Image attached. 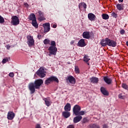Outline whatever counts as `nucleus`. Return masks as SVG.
Returning <instances> with one entry per match:
<instances>
[{
	"mask_svg": "<svg viewBox=\"0 0 128 128\" xmlns=\"http://www.w3.org/2000/svg\"><path fill=\"white\" fill-rule=\"evenodd\" d=\"M86 42H84V39H81L78 42V46H80V48H84L86 46Z\"/></svg>",
	"mask_w": 128,
	"mask_h": 128,
	"instance_id": "13",
	"label": "nucleus"
},
{
	"mask_svg": "<svg viewBox=\"0 0 128 128\" xmlns=\"http://www.w3.org/2000/svg\"><path fill=\"white\" fill-rule=\"evenodd\" d=\"M11 24L13 26H18L20 24V19L16 16H12Z\"/></svg>",
	"mask_w": 128,
	"mask_h": 128,
	"instance_id": "4",
	"label": "nucleus"
},
{
	"mask_svg": "<svg viewBox=\"0 0 128 128\" xmlns=\"http://www.w3.org/2000/svg\"><path fill=\"white\" fill-rule=\"evenodd\" d=\"M38 20L40 22H42L46 20L44 13L42 11H38Z\"/></svg>",
	"mask_w": 128,
	"mask_h": 128,
	"instance_id": "10",
	"label": "nucleus"
},
{
	"mask_svg": "<svg viewBox=\"0 0 128 128\" xmlns=\"http://www.w3.org/2000/svg\"><path fill=\"white\" fill-rule=\"evenodd\" d=\"M116 8L118 10H124V4H118L116 5Z\"/></svg>",
	"mask_w": 128,
	"mask_h": 128,
	"instance_id": "25",
	"label": "nucleus"
},
{
	"mask_svg": "<svg viewBox=\"0 0 128 128\" xmlns=\"http://www.w3.org/2000/svg\"><path fill=\"white\" fill-rule=\"evenodd\" d=\"M75 72L76 74H79L80 73V68L78 66H75Z\"/></svg>",
	"mask_w": 128,
	"mask_h": 128,
	"instance_id": "33",
	"label": "nucleus"
},
{
	"mask_svg": "<svg viewBox=\"0 0 128 128\" xmlns=\"http://www.w3.org/2000/svg\"><path fill=\"white\" fill-rule=\"evenodd\" d=\"M6 48L8 50H10V46L9 44H8L6 46Z\"/></svg>",
	"mask_w": 128,
	"mask_h": 128,
	"instance_id": "44",
	"label": "nucleus"
},
{
	"mask_svg": "<svg viewBox=\"0 0 128 128\" xmlns=\"http://www.w3.org/2000/svg\"><path fill=\"white\" fill-rule=\"evenodd\" d=\"M9 76H10V78H14V72H10L9 74Z\"/></svg>",
	"mask_w": 128,
	"mask_h": 128,
	"instance_id": "40",
	"label": "nucleus"
},
{
	"mask_svg": "<svg viewBox=\"0 0 128 128\" xmlns=\"http://www.w3.org/2000/svg\"><path fill=\"white\" fill-rule=\"evenodd\" d=\"M42 84H44V81L42 79L36 80L34 83H30L28 85V88L31 94H34L36 88V90L40 88Z\"/></svg>",
	"mask_w": 128,
	"mask_h": 128,
	"instance_id": "1",
	"label": "nucleus"
},
{
	"mask_svg": "<svg viewBox=\"0 0 128 128\" xmlns=\"http://www.w3.org/2000/svg\"><path fill=\"white\" fill-rule=\"evenodd\" d=\"M126 32V31H124V30H122L120 31V34H124Z\"/></svg>",
	"mask_w": 128,
	"mask_h": 128,
	"instance_id": "41",
	"label": "nucleus"
},
{
	"mask_svg": "<svg viewBox=\"0 0 128 128\" xmlns=\"http://www.w3.org/2000/svg\"><path fill=\"white\" fill-rule=\"evenodd\" d=\"M42 26L44 28V32H48L50 30V26L49 22L44 24Z\"/></svg>",
	"mask_w": 128,
	"mask_h": 128,
	"instance_id": "9",
	"label": "nucleus"
},
{
	"mask_svg": "<svg viewBox=\"0 0 128 128\" xmlns=\"http://www.w3.org/2000/svg\"><path fill=\"white\" fill-rule=\"evenodd\" d=\"M104 80L105 82L108 84H110L112 82V80L110 78H108V76H104Z\"/></svg>",
	"mask_w": 128,
	"mask_h": 128,
	"instance_id": "17",
	"label": "nucleus"
},
{
	"mask_svg": "<svg viewBox=\"0 0 128 128\" xmlns=\"http://www.w3.org/2000/svg\"><path fill=\"white\" fill-rule=\"evenodd\" d=\"M82 36L84 38H86L88 40L90 38V32H84L82 34Z\"/></svg>",
	"mask_w": 128,
	"mask_h": 128,
	"instance_id": "15",
	"label": "nucleus"
},
{
	"mask_svg": "<svg viewBox=\"0 0 128 128\" xmlns=\"http://www.w3.org/2000/svg\"><path fill=\"white\" fill-rule=\"evenodd\" d=\"M119 2H124V0H118Z\"/></svg>",
	"mask_w": 128,
	"mask_h": 128,
	"instance_id": "51",
	"label": "nucleus"
},
{
	"mask_svg": "<svg viewBox=\"0 0 128 128\" xmlns=\"http://www.w3.org/2000/svg\"><path fill=\"white\" fill-rule=\"evenodd\" d=\"M27 38V44L28 46H32L34 44V36L28 35L26 36Z\"/></svg>",
	"mask_w": 128,
	"mask_h": 128,
	"instance_id": "3",
	"label": "nucleus"
},
{
	"mask_svg": "<svg viewBox=\"0 0 128 128\" xmlns=\"http://www.w3.org/2000/svg\"><path fill=\"white\" fill-rule=\"evenodd\" d=\"M51 82H58V79L54 76H52L47 78L45 81V84H50Z\"/></svg>",
	"mask_w": 128,
	"mask_h": 128,
	"instance_id": "6",
	"label": "nucleus"
},
{
	"mask_svg": "<svg viewBox=\"0 0 128 128\" xmlns=\"http://www.w3.org/2000/svg\"><path fill=\"white\" fill-rule=\"evenodd\" d=\"M122 88L126 90V88H128V85L126 84H122Z\"/></svg>",
	"mask_w": 128,
	"mask_h": 128,
	"instance_id": "39",
	"label": "nucleus"
},
{
	"mask_svg": "<svg viewBox=\"0 0 128 128\" xmlns=\"http://www.w3.org/2000/svg\"><path fill=\"white\" fill-rule=\"evenodd\" d=\"M44 102H45V104L47 106H50V104H52V101H50V99L48 98H43Z\"/></svg>",
	"mask_w": 128,
	"mask_h": 128,
	"instance_id": "18",
	"label": "nucleus"
},
{
	"mask_svg": "<svg viewBox=\"0 0 128 128\" xmlns=\"http://www.w3.org/2000/svg\"><path fill=\"white\" fill-rule=\"evenodd\" d=\"M74 44V40H72L70 42V44Z\"/></svg>",
	"mask_w": 128,
	"mask_h": 128,
	"instance_id": "48",
	"label": "nucleus"
},
{
	"mask_svg": "<svg viewBox=\"0 0 128 128\" xmlns=\"http://www.w3.org/2000/svg\"><path fill=\"white\" fill-rule=\"evenodd\" d=\"M90 59L88 58V56H84V62H88L89 60H90Z\"/></svg>",
	"mask_w": 128,
	"mask_h": 128,
	"instance_id": "32",
	"label": "nucleus"
},
{
	"mask_svg": "<svg viewBox=\"0 0 128 128\" xmlns=\"http://www.w3.org/2000/svg\"><path fill=\"white\" fill-rule=\"evenodd\" d=\"M8 62V58H4L2 60V63L3 64H6V62Z\"/></svg>",
	"mask_w": 128,
	"mask_h": 128,
	"instance_id": "34",
	"label": "nucleus"
},
{
	"mask_svg": "<svg viewBox=\"0 0 128 128\" xmlns=\"http://www.w3.org/2000/svg\"><path fill=\"white\" fill-rule=\"evenodd\" d=\"M4 19L0 16V24H4Z\"/></svg>",
	"mask_w": 128,
	"mask_h": 128,
	"instance_id": "36",
	"label": "nucleus"
},
{
	"mask_svg": "<svg viewBox=\"0 0 128 128\" xmlns=\"http://www.w3.org/2000/svg\"><path fill=\"white\" fill-rule=\"evenodd\" d=\"M16 116V114L12 112H9L8 114L7 118L10 120H14V118Z\"/></svg>",
	"mask_w": 128,
	"mask_h": 128,
	"instance_id": "14",
	"label": "nucleus"
},
{
	"mask_svg": "<svg viewBox=\"0 0 128 128\" xmlns=\"http://www.w3.org/2000/svg\"><path fill=\"white\" fill-rule=\"evenodd\" d=\"M36 74L40 78H44L46 76V71L42 68H40L39 70L36 72Z\"/></svg>",
	"mask_w": 128,
	"mask_h": 128,
	"instance_id": "5",
	"label": "nucleus"
},
{
	"mask_svg": "<svg viewBox=\"0 0 128 128\" xmlns=\"http://www.w3.org/2000/svg\"><path fill=\"white\" fill-rule=\"evenodd\" d=\"M118 98L120 100H124L126 98V96H124V93H121L118 96Z\"/></svg>",
	"mask_w": 128,
	"mask_h": 128,
	"instance_id": "28",
	"label": "nucleus"
},
{
	"mask_svg": "<svg viewBox=\"0 0 128 128\" xmlns=\"http://www.w3.org/2000/svg\"><path fill=\"white\" fill-rule=\"evenodd\" d=\"M52 28H56V24H54L52 26Z\"/></svg>",
	"mask_w": 128,
	"mask_h": 128,
	"instance_id": "49",
	"label": "nucleus"
},
{
	"mask_svg": "<svg viewBox=\"0 0 128 128\" xmlns=\"http://www.w3.org/2000/svg\"><path fill=\"white\" fill-rule=\"evenodd\" d=\"M32 24L33 26H34L36 28H38V22H36V20H34L32 21Z\"/></svg>",
	"mask_w": 128,
	"mask_h": 128,
	"instance_id": "27",
	"label": "nucleus"
},
{
	"mask_svg": "<svg viewBox=\"0 0 128 128\" xmlns=\"http://www.w3.org/2000/svg\"><path fill=\"white\" fill-rule=\"evenodd\" d=\"M67 82H70L72 84H74L76 82V80L72 76H68L66 79Z\"/></svg>",
	"mask_w": 128,
	"mask_h": 128,
	"instance_id": "8",
	"label": "nucleus"
},
{
	"mask_svg": "<svg viewBox=\"0 0 128 128\" xmlns=\"http://www.w3.org/2000/svg\"><path fill=\"white\" fill-rule=\"evenodd\" d=\"M108 38H106L105 39H103L100 42V44L102 46H108Z\"/></svg>",
	"mask_w": 128,
	"mask_h": 128,
	"instance_id": "12",
	"label": "nucleus"
},
{
	"mask_svg": "<svg viewBox=\"0 0 128 128\" xmlns=\"http://www.w3.org/2000/svg\"><path fill=\"white\" fill-rule=\"evenodd\" d=\"M36 128H42L40 127V125L39 124H37L36 126Z\"/></svg>",
	"mask_w": 128,
	"mask_h": 128,
	"instance_id": "45",
	"label": "nucleus"
},
{
	"mask_svg": "<svg viewBox=\"0 0 128 128\" xmlns=\"http://www.w3.org/2000/svg\"><path fill=\"white\" fill-rule=\"evenodd\" d=\"M80 106L78 104L75 105L73 108V112L75 116H78V112H80Z\"/></svg>",
	"mask_w": 128,
	"mask_h": 128,
	"instance_id": "7",
	"label": "nucleus"
},
{
	"mask_svg": "<svg viewBox=\"0 0 128 128\" xmlns=\"http://www.w3.org/2000/svg\"><path fill=\"white\" fill-rule=\"evenodd\" d=\"M30 20H32V22L34 20H36V15H34V14H30Z\"/></svg>",
	"mask_w": 128,
	"mask_h": 128,
	"instance_id": "26",
	"label": "nucleus"
},
{
	"mask_svg": "<svg viewBox=\"0 0 128 128\" xmlns=\"http://www.w3.org/2000/svg\"><path fill=\"white\" fill-rule=\"evenodd\" d=\"M90 80L91 82H92V84H96L98 82V78H96V77H92Z\"/></svg>",
	"mask_w": 128,
	"mask_h": 128,
	"instance_id": "23",
	"label": "nucleus"
},
{
	"mask_svg": "<svg viewBox=\"0 0 128 128\" xmlns=\"http://www.w3.org/2000/svg\"><path fill=\"white\" fill-rule=\"evenodd\" d=\"M72 106L70 103H67L64 106V110L66 112H70Z\"/></svg>",
	"mask_w": 128,
	"mask_h": 128,
	"instance_id": "19",
	"label": "nucleus"
},
{
	"mask_svg": "<svg viewBox=\"0 0 128 128\" xmlns=\"http://www.w3.org/2000/svg\"><path fill=\"white\" fill-rule=\"evenodd\" d=\"M84 122H86V118H84Z\"/></svg>",
	"mask_w": 128,
	"mask_h": 128,
	"instance_id": "50",
	"label": "nucleus"
},
{
	"mask_svg": "<svg viewBox=\"0 0 128 128\" xmlns=\"http://www.w3.org/2000/svg\"><path fill=\"white\" fill-rule=\"evenodd\" d=\"M102 18L103 20H108V18H110V16H108V14H102Z\"/></svg>",
	"mask_w": 128,
	"mask_h": 128,
	"instance_id": "29",
	"label": "nucleus"
},
{
	"mask_svg": "<svg viewBox=\"0 0 128 128\" xmlns=\"http://www.w3.org/2000/svg\"><path fill=\"white\" fill-rule=\"evenodd\" d=\"M44 44H50V40L48 39H45L44 41Z\"/></svg>",
	"mask_w": 128,
	"mask_h": 128,
	"instance_id": "31",
	"label": "nucleus"
},
{
	"mask_svg": "<svg viewBox=\"0 0 128 128\" xmlns=\"http://www.w3.org/2000/svg\"><path fill=\"white\" fill-rule=\"evenodd\" d=\"M87 64H88V66H90V63H87Z\"/></svg>",
	"mask_w": 128,
	"mask_h": 128,
	"instance_id": "52",
	"label": "nucleus"
},
{
	"mask_svg": "<svg viewBox=\"0 0 128 128\" xmlns=\"http://www.w3.org/2000/svg\"><path fill=\"white\" fill-rule=\"evenodd\" d=\"M62 116L66 118H70V112H68V111H64L62 112Z\"/></svg>",
	"mask_w": 128,
	"mask_h": 128,
	"instance_id": "20",
	"label": "nucleus"
},
{
	"mask_svg": "<svg viewBox=\"0 0 128 128\" xmlns=\"http://www.w3.org/2000/svg\"><path fill=\"white\" fill-rule=\"evenodd\" d=\"M67 128H74V125H70L67 127Z\"/></svg>",
	"mask_w": 128,
	"mask_h": 128,
	"instance_id": "42",
	"label": "nucleus"
},
{
	"mask_svg": "<svg viewBox=\"0 0 128 128\" xmlns=\"http://www.w3.org/2000/svg\"><path fill=\"white\" fill-rule=\"evenodd\" d=\"M86 114V112L84 111H80L78 114V116H84Z\"/></svg>",
	"mask_w": 128,
	"mask_h": 128,
	"instance_id": "37",
	"label": "nucleus"
},
{
	"mask_svg": "<svg viewBox=\"0 0 128 128\" xmlns=\"http://www.w3.org/2000/svg\"><path fill=\"white\" fill-rule=\"evenodd\" d=\"M86 8V4L84 2H81L78 5V8L80 10V8Z\"/></svg>",
	"mask_w": 128,
	"mask_h": 128,
	"instance_id": "24",
	"label": "nucleus"
},
{
	"mask_svg": "<svg viewBox=\"0 0 128 128\" xmlns=\"http://www.w3.org/2000/svg\"><path fill=\"white\" fill-rule=\"evenodd\" d=\"M108 46L114 48L116 46V42L108 38Z\"/></svg>",
	"mask_w": 128,
	"mask_h": 128,
	"instance_id": "11",
	"label": "nucleus"
},
{
	"mask_svg": "<svg viewBox=\"0 0 128 128\" xmlns=\"http://www.w3.org/2000/svg\"><path fill=\"white\" fill-rule=\"evenodd\" d=\"M37 38L38 40H40V38H42V36H40V34H38Z\"/></svg>",
	"mask_w": 128,
	"mask_h": 128,
	"instance_id": "47",
	"label": "nucleus"
},
{
	"mask_svg": "<svg viewBox=\"0 0 128 128\" xmlns=\"http://www.w3.org/2000/svg\"><path fill=\"white\" fill-rule=\"evenodd\" d=\"M82 116H77L75 117L74 119V122L75 124H76V122H80L82 120Z\"/></svg>",
	"mask_w": 128,
	"mask_h": 128,
	"instance_id": "21",
	"label": "nucleus"
},
{
	"mask_svg": "<svg viewBox=\"0 0 128 128\" xmlns=\"http://www.w3.org/2000/svg\"><path fill=\"white\" fill-rule=\"evenodd\" d=\"M48 50L49 52L48 56H51L52 54H53V56H56V54L58 48H56V46H50L48 48Z\"/></svg>",
	"mask_w": 128,
	"mask_h": 128,
	"instance_id": "2",
	"label": "nucleus"
},
{
	"mask_svg": "<svg viewBox=\"0 0 128 128\" xmlns=\"http://www.w3.org/2000/svg\"><path fill=\"white\" fill-rule=\"evenodd\" d=\"M24 6H25L26 8H28V4L26 2L24 3Z\"/></svg>",
	"mask_w": 128,
	"mask_h": 128,
	"instance_id": "46",
	"label": "nucleus"
},
{
	"mask_svg": "<svg viewBox=\"0 0 128 128\" xmlns=\"http://www.w3.org/2000/svg\"><path fill=\"white\" fill-rule=\"evenodd\" d=\"M112 16H113V18H118V14L114 13V12H113L111 14Z\"/></svg>",
	"mask_w": 128,
	"mask_h": 128,
	"instance_id": "35",
	"label": "nucleus"
},
{
	"mask_svg": "<svg viewBox=\"0 0 128 128\" xmlns=\"http://www.w3.org/2000/svg\"><path fill=\"white\" fill-rule=\"evenodd\" d=\"M90 128H100V126L96 124H92L90 126Z\"/></svg>",
	"mask_w": 128,
	"mask_h": 128,
	"instance_id": "30",
	"label": "nucleus"
},
{
	"mask_svg": "<svg viewBox=\"0 0 128 128\" xmlns=\"http://www.w3.org/2000/svg\"><path fill=\"white\" fill-rule=\"evenodd\" d=\"M56 42L52 40L51 42V46H56Z\"/></svg>",
	"mask_w": 128,
	"mask_h": 128,
	"instance_id": "38",
	"label": "nucleus"
},
{
	"mask_svg": "<svg viewBox=\"0 0 128 128\" xmlns=\"http://www.w3.org/2000/svg\"><path fill=\"white\" fill-rule=\"evenodd\" d=\"M103 128H108V125L106 124H104L103 125Z\"/></svg>",
	"mask_w": 128,
	"mask_h": 128,
	"instance_id": "43",
	"label": "nucleus"
},
{
	"mask_svg": "<svg viewBox=\"0 0 128 128\" xmlns=\"http://www.w3.org/2000/svg\"><path fill=\"white\" fill-rule=\"evenodd\" d=\"M100 90L102 94L104 96H108V92L106 91V90L104 88L102 87L100 88Z\"/></svg>",
	"mask_w": 128,
	"mask_h": 128,
	"instance_id": "22",
	"label": "nucleus"
},
{
	"mask_svg": "<svg viewBox=\"0 0 128 128\" xmlns=\"http://www.w3.org/2000/svg\"><path fill=\"white\" fill-rule=\"evenodd\" d=\"M96 15L92 13H90L88 14V18L91 20V22H94L96 20Z\"/></svg>",
	"mask_w": 128,
	"mask_h": 128,
	"instance_id": "16",
	"label": "nucleus"
}]
</instances>
